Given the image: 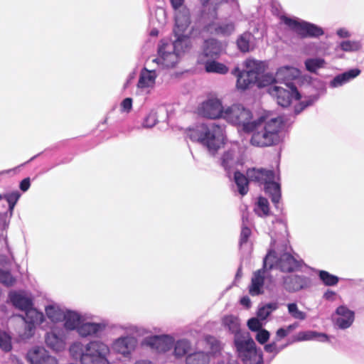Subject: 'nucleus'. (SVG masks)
<instances>
[{"mask_svg": "<svg viewBox=\"0 0 364 364\" xmlns=\"http://www.w3.org/2000/svg\"><path fill=\"white\" fill-rule=\"evenodd\" d=\"M251 235V230L249 228L246 226H243L241 230L240 239V245L242 247L243 245H248V238Z\"/></svg>", "mask_w": 364, "mask_h": 364, "instance_id": "obj_51", "label": "nucleus"}, {"mask_svg": "<svg viewBox=\"0 0 364 364\" xmlns=\"http://www.w3.org/2000/svg\"><path fill=\"white\" fill-rule=\"evenodd\" d=\"M30 187V180L29 178L23 179L20 183V188L23 191H26Z\"/></svg>", "mask_w": 364, "mask_h": 364, "instance_id": "obj_62", "label": "nucleus"}, {"mask_svg": "<svg viewBox=\"0 0 364 364\" xmlns=\"http://www.w3.org/2000/svg\"><path fill=\"white\" fill-rule=\"evenodd\" d=\"M225 107L216 97H210L202 102L197 108L198 115L209 119H224Z\"/></svg>", "mask_w": 364, "mask_h": 364, "instance_id": "obj_9", "label": "nucleus"}, {"mask_svg": "<svg viewBox=\"0 0 364 364\" xmlns=\"http://www.w3.org/2000/svg\"><path fill=\"white\" fill-rule=\"evenodd\" d=\"M226 44L215 39L206 40L203 46L202 51L198 58H216L225 50Z\"/></svg>", "mask_w": 364, "mask_h": 364, "instance_id": "obj_17", "label": "nucleus"}, {"mask_svg": "<svg viewBox=\"0 0 364 364\" xmlns=\"http://www.w3.org/2000/svg\"><path fill=\"white\" fill-rule=\"evenodd\" d=\"M9 299L16 308L25 312L33 306L32 299L26 292L11 291L9 294Z\"/></svg>", "mask_w": 364, "mask_h": 364, "instance_id": "obj_22", "label": "nucleus"}, {"mask_svg": "<svg viewBox=\"0 0 364 364\" xmlns=\"http://www.w3.org/2000/svg\"><path fill=\"white\" fill-rule=\"evenodd\" d=\"M234 343L238 356L242 360H250L257 356L255 343L248 333L237 334L234 339Z\"/></svg>", "mask_w": 364, "mask_h": 364, "instance_id": "obj_11", "label": "nucleus"}, {"mask_svg": "<svg viewBox=\"0 0 364 364\" xmlns=\"http://www.w3.org/2000/svg\"><path fill=\"white\" fill-rule=\"evenodd\" d=\"M249 328L254 331H258L262 329V323L258 318H252L247 322Z\"/></svg>", "mask_w": 364, "mask_h": 364, "instance_id": "obj_55", "label": "nucleus"}, {"mask_svg": "<svg viewBox=\"0 0 364 364\" xmlns=\"http://www.w3.org/2000/svg\"><path fill=\"white\" fill-rule=\"evenodd\" d=\"M360 73V70L358 69H352L338 75L330 82V86L333 88L342 86L359 75Z\"/></svg>", "mask_w": 364, "mask_h": 364, "instance_id": "obj_32", "label": "nucleus"}, {"mask_svg": "<svg viewBox=\"0 0 364 364\" xmlns=\"http://www.w3.org/2000/svg\"><path fill=\"white\" fill-rule=\"evenodd\" d=\"M142 344L158 352L166 353L172 349L174 344V338L166 334L146 336L142 341Z\"/></svg>", "mask_w": 364, "mask_h": 364, "instance_id": "obj_13", "label": "nucleus"}, {"mask_svg": "<svg viewBox=\"0 0 364 364\" xmlns=\"http://www.w3.org/2000/svg\"><path fill=\"white\" fill-rule=\"evenodd\" d=\"M276 75L272 74L266 73L260 74L257 79L256 84L259 87H263L272 85L274 82H277Z\"/></svg>", "mask_w": 364, "mask_h": 364, "instance_id": "obj_45", "label": "nucleus"}, {"mask_svg": "<svg viewBox=\"0 0 364 364\" xmlns=\"http://www.w3.org/2000/svg\"><path fill=\"white\" fill-rule=\"evenodd\" d=\"M269 95L276 99L279 105L288 107L293 100L301 99V94L291 84L285 82L284 87L274 85L269 88Z\"/></svg>", "mask_w": 364, "mask_h": 364, "instance_id": "obj_8", "label": "nucleus"}, {"mask_svg": "<svg viewBox=\"0 0 364 364\" xmlns=\"http://www.w3.org/2000/svg\"><path fill=\"white\" fill-rule=\"evenodd\" d=\"M252 35L250 33L242 34L237 40V46L242 52H248L251 49Z\"/></svg>", "mask_w": 364, "mask_h": 364, "instance_id": "obj_44", "label": "nucleus"}, {"mask_svg": "<svg viewBox=\"0 0 364 364\" xmlns=\"http://www.w3.org/2000/svg\"><path fill=\"white\" fill-rule=\"evenodd\" d=\"M224 120L245 132L252 133L250 143L259 147L279 143L284 127L282 118L265 113L255 119L250 108L238 103L225 107Z\"/></svg>", "mask_w": 364, "mask_h": 364, "instance_id": "obj_1", "label": "nucleus"}, {"mask_svg": "<svg viewBox=\"0 0 364 364\" xmlns=\"http://www.w3.org/2000/svg\"><path fill=\"white\" fill-rule=\"evenodd\" d=\"M362 45L359 41H343L337 46V49H341L345 52H356L360 50Z\"/></svg>", "mask_w": 364, "mask_h": 364, "instance_id": "obj_40", "label": "nucleus"}, {"mask_svg": "<svg viewBox=\"0 0 364 364\" xmlns=\"http://www.w3.org/2000/svg\"><path fill=\"white\" fill-rule=\"evenodd\" d=\"M284 287L290 291H299L307 285L305 278L297 275H291L284 279Z\"/></svg>", "mask_w": 364, "mask_h": 364, "instance_id": "obj_33", "label": "nucleus"}, {"mask_svg": "<svg viewBox=\"0 0 364 364\" xmlns=\"http://www.w3.org/2000/svg\"><path fill=\"white\" fill-rule=\"evenodd\" d=\"M269 336L268 331L262 328L257 331L256 339L259 343L264 344L269 340Z\"/></svg>", "mask_w": 364, "mask_h": 364, "instance_id": "obj_53", "label": "nucleus"}, {"mask_svg": "<svg viewBox=\"0 0 364 364\" xmlns=\"http://www.w3.org/2000/svg\"><path fill=\"white\" fill-rule=\"evenodd\" d=\"M173 354L176 358H180L191 352V344L186 339L174 341Z\"/></svg>", "mask_w": 364, "mask_h": 364, "instance_id": "obj_36", "label": "nucleus"}, {"mask_svg": "<svg viewBox=\"0 0 364 364\" xmlns=\"http://www.w3.org/2000/svg\"><path fill=\"white\" fill-rule=\"evenodd\" d=\"M209 360V354L199 350L191 352L186 358V364H208Z\"/></svg>", "mask_w": 364, "mask_h": 364, "instance_id": "obj_38", "label": "nucleus"}, {"mask_svg": "<svg viewBox=\"0 0 364 364\" xmlns=\"http://www.w3.org/2000/svg\"><path fill=\"white\" fill-rule=\"evenodd\" d=\"M267 352L277 353L281 350L278 348L275 343L267 344L264 346Z\"/></svg>", "mask_w": 364, "mask_h": 364, "instance_id": "obj_60", "label": "nucleus"}, {"mask_svg": "<svg viewBox=\"0 0 364 364\" xmlns=\"http://www.w3.org/2000/svg\"><path fill=\"white\" fill-rule=\"evenodd\" d=\"M301 266V261L294 256L284 253L278 258L274 251H269L264 259V269L278 267L283 272L296 270Z\"/></svg>", "mask_w": 364, "mask_h": 364, "instance_id": "obj_7", "label": "nucleus"}, {"mask_svg": "<svg viewBox=\"0 0 364 364\" xmlns=\"http://www.w3.org/2000/svg\"><path fill=\"white\" fill-rule=\"evenodd\" d=\"M170 1L175 11L181 9L182 7H185L183 6L184 0H170Z\"/></svg>", "mask_w": 364, "mask_h": 364, "instance_id": "obj_59", "label": "nucleus"}, {"mask_svg": "<svg viewBox=\"0 0 364 364\" xmlns=\"http://www.w3.org/2000/svg\"><path fill=\"white\" fill-rule=\"evenodd\" d=\"M173 33L176 40L183 42L184 47H191L190 36L191 34V14L189 9L182 7L175 11Z\"/></svg>", "mask_w": 364, "mask_h": 364, "instance_id": "obj_6", "label": "nucleus"}, {"mask_svg": "<svg viewBox=\"0 0 364 364\" xmlns=\"http://www.w3.org/2000/svg\"><path fill=\"white\" fill-rule=\"evenodd\" d=\"M122 109L124 112H129L132 107V100L131 98L124 99L121 104Z\"/></svg>", "mask_w": 364, "mask_h": 364, "instance_id": "obj_57", "label": "nucleus"}, {"mask_svg": "<svg viewBox=\"0 0 364 364\" xmlns=\"http://www.w3.org/2000/svg\"><path fill=\"white\" fill-rule=\"evenodd\" d=\"M289 333L284 328H281L277 331V337L279 339L286 337Z\"/></svg>", "mask_w": 364, "mask_h": 364, "instance_id": "obj_63", "label": "nucleus"}, {"mask_svg": "<svg viewBox=\"0 0 364 364\" xmlns=\"http://www.w3.org/2000/svg\"><path fill=\"white\" fill-rule=\"evenodd\" d=\"M226 136L224 129L215 123L207 124L199 144L214 156L225 144Z\"/></svg>", "mask_w": 364, "mask_h": 364, "instance_id": "obj_5", "label": "nucleus"}, {"mask_svg": "<svg viewBox=\"0 0 364 364\" xmlns=\"http://www.w3.org/2000/svg\"><path fill=\"white\" fill-rule=\"evenodd\" d=\"M197 63L208 73L225 75L229 71L226 65L215 60V58H197Z\"/></svg>", "mask_w": 364, "mask_h": 364, "instance_id": "obj_20", "label": "nucleus"}, {"mask_svg": "<svg viewBox=\"0 0 364 364\" xmlns=\"http://www.w3.org/2000/svg\"><path fill=\"white\" fill-rule=\"evenodd\" d=\"M208 31L213 34L228 36L235 31V25L232 22H212L207 26Z\"/></svg>", "mask_w": 364, "mask_h": 364, "instance_id": "obj_26", "label": "nucleus"}, {"mask_svg": "<svg viewBox=\"0 0 364 364\" xmlns=\"http://www.w3.org/2000/svg\"><path fill=\"white\" fill-rule=\"evenodd\" d=\"M0 348L6 352L11 349V336L6 332H0Z\"/></svg>", "mask_w": 364, "mask_h": 364, "instance_id": "obj_49", "label": "nucleus"}, {"mask_svg": "<svg viewBox=\"0 0 364 364\" xmlns=\"http://www.w3.org/2000/svg\"><path fill=\"white\" fill-rule=\"evenodd\" d=\"M158 74L154 70L143 68L139 76L137 88L141 92L149 93L155 87L156 79Z\"/></svg>", "mask_w": 364, "mask_h": 364, "instance_id": "obj_18", "label": "nucleus"}, {"mask_svg": "<svg viewBox=\"0 0 364 364\" xmlns=\"http://www.w3.org/2000/svg\"><path fill=\"white\" fill-rule=\"evenodd\" d=\"M237 146L225 151L220 159L221 166L227 171V173L230 176L231 171H233L235 166L237 164Z\"/></svg>", "mask_w": 364, "mask_h": 364, "instance_id": "obj_24", "label": "nucleus"}, {"mask_svg": "<svg viewBox=\"0 0 364 364\" xmlns=\"http://www.w3.org/2000/svg\"><path fill=\"white\" fill-rule=\"evenodd\" d=\"M282 21L291 29L301 36H319L323 35V30L314 24H311L296 18L282 16Z\"/></svg>", "mask_w": 364, "mask_h": 364, "instance_id": "obj_10", "label": "nucleus"}, {"mask_svg": "<svg viewBox=\"0 0 364 364\" xmlns=\"http://www.w3.org/2000/svg\"><path fill=\"white\" fill-rule=\"evenodd\" d=\"M27 323V331L23 336V338H28L31 336L33 330L36 325H39L44 321L43 313L37 311L33 306L26 312V316L23 318Z\"/></svg>", "mask_w": 364, "mask_h": 364, "instance_id": "obj_19", "label": "nucleus"}, {"mask_svg": "<svg viewBox=\"0 0 364 364\" xmlns=\"http://www.w3.org/2000/svg\"><path fill=\"white\" fill-rule=\"evenodd\" d=\"M316 100H317L316 97H311L307 100H301L300 102V105H299V108L297 106L296 107L295 112L297 114L299 113L300 112H301V110H303V109H304L306 107L313 104Z\"/></svg>", "mask_w": 364, "mask_h": 364, "instance_id": "obj_56", "label": "nucleus"}, {"mask_svg": "<svg viewBox=\"0 0 364 364\" xmlns=\"http://www.w3.org/2000/svg\"><path fill=\"white\" fill-rule=\"evenodd\" d=\"M218 364H239L237 360L232 356L227 355L224 359Z\"/></svg>", "mask_w": 364, "mask_h": 364, "instance_id": "obj_61", "label": "nucleus"}, {"mask_svg": "<svg viewBox=\"0 0 364 364\" xmlns=\"http://www.w3.org/2000/svg\"><path fill=\"white\" fill-rule=\"evenodd\" d=\"M31 364H58V359L51 355L43 347H34L26 355Z\"/></svg>", "mask_w": 364, "mask_h": 364, "instance_id": "obj_16", "label": "nucleus"}, {"mask_svg": "<svg viewBox=\"0 0 364 364\" xmlns=\"http://www.w3.org/2000/svg\"><path fill=\"white\" fill-rule=\"evenodd\" d=\"M207 342L210 346L211 353H216L221 349L220 342L215 338H208Z\"/></svg>", "mask_w": 364, "mask_h": 364, "instance_id": "obj_54", "label": "nucleus"}, {"mask_svg": "<svg viewBox=\"0 0 364 364\" xmlns=\"http://www.w3.org/2000/svg\"><path fill=\"white\" fill-rule=\"evenodd\" d=\"M264 277V269H259L254 272L251 285L250 286V293L251 295L256 296L262 292Z\"/></svg>", "mask_w": 364, "mask_h": 364, "instance_id": "obj_31", "label": "nucleus"}, {"mask_svg": "<svg viewBox=\"0 0 364 364\" xmlns=\"http://www.w3.org/2000/svg\"><path fill=\"white\" fill-rule=\"evenodd\" d=\"M273 308L271 304L264 306L259 309L257 317L261 320H264L272 311Z\"/></svg>", "mask_w": 364, "mask_h": 364, "instance_id": "obj_52", "label": "nucleus"}, {"mask_svg": "<svg viewBox=\"0 0 364 364\" xmlns=\"http://www.w3.org/2000/svg\"><path fill=\"white\" fill-rule=\"evenodd\" d=\"M335 296H336V294H335L334 291H327L324 294L323 297L326 299H328V300H333Z\"/></svg>", "mask_w": 364, "mask_h": 364, "instance_id": "obj_64", "label": "nucleus"}, {"mask_svg": "<svg viewBox=\"0 0 364 364\" xmlns=\"http://www.w3.org/2000/svg\"><path fill=\"white\" fill-rule=\"evenodd\" d=\"M306 70L311 73H316L318 69L325 66V60L321 58H309L305 63Z\"/></svg>", "mask_w": 364, "mask_h": 364, "instance_id": "obj_41", "label": "nucleus"}, {"mask_svg": "<svg viewBox=\"0 0 364 364\" xmlns=\"http://www.w3.org/2000/svg\"><path fill=\"white\" fill-rule=\"evenodd\" d=\"M157 123V112L151 110L144 119L142 126L145 128H151Z\"/></svg>", "mask_w": 364, "mask_h": 364, "instance_id": "obj_50", "label": "nucleus"}, {"mask_svg": "<svg viewBox=\"0 0 364 364\" xmlns=\"http://www.w3.org/2000/svg\"><path fill=\"white\" fill-rule=\"evenodd\" d=\"M234 179L239 193L242 196L245 195L248 191L247 185L248 181H250L249 178L247 179L242 173L238 171H235Z\"/></svg>", "mask_w": 364, "mask_h": 364, "instance_id": "obj_39", "label": "nucleus"}, {"mask_svg": "<svg viewBox=\"0 0 364 364\" xmlns=\"http://www.w3.org/2000/svg\"><path fill=\"white\" fill-rule=\"evenodd\" d=\"M137 340L135 337L127 334L115 339L112 344V348L114 352L124 357H128L135 350Z\"/></svg>", "mask_w": 364, "mask_h": 364, "instance_id": "obj_15", "label": "nucleus"}, {"mask_svg": "<svg viewBox=\"0 0 364 364\" xmlns=\"http://www.w3.org/2000/svg\"><path fill=\"white\" fill-rule=\"evenodd\" d=\"M337 36L341 38H348L351 36V33L346 28H341L336 31Z\"/></svg>", "mask_w": 364, "mask_h": 364, "instance_id": "obj_58", "label": "nucleus"}, {"mask_svg": "<svg viewBox=\"0 0 364 364\" xmlns=\"http://www.w3.org/2000/svg\"><path fill=\"white\" fill-rule=\"evenodd\" d=\"M69 352L70 356L85 364H109L107 356L109 346L99 341H94L84 345L80 341L73 343Z\"/></svg>", "mask_w": 364, "mask_h": 364, "instance_id": "obj_2", "label": "nucleus"}, {"mask_svg": "<svg viewBox=\"0 0 364 364\" xmlns=\"http://www.w3.org/2000/svg\"><path fill=\"white\" fill-rule=\"evenodd\" d=\"M67 309L55 304L47 306L45 311L47 317L51 322L59 323L63 321Z\"/></svg>", "mask_w": 364, "mask_h": 364, "instance_id": "obj_28", "label": "nucleus"}, {"mask_svg": "<svg viewBox=\"0 0 364 364\" xmlns=\"http://www.w3.org/2000/svg\"><path fill=\"white\" fill-rule=\"evenodd\" d=\"M288 312L295 319L304 320L306 317V313L300 311L295 303L287 304Z\"/></svg>", "mask_w": 364, "mask_h": 364, "instance_id": "obj_46", "label": "nucleus"}, {"mask_svg": "<svg viewBox=\"0 0 364 364\" xmlns=\"http://www.w3.org/2000/svg\"><path fill=\"white\" fill-rule=\"evenodd\" d=\"M207 123H196L186 129L187 137L193 142L199 143Z\"/></svg>", "mask_w": 364, "mask_h": 364, "instance_id": "obj_37", "label": "nucleus"}, {"mask_svg": "<svg viewBox=\"0 0 364 364\" xmlns=\"http://www.w3.org/2000/svg\"><path fill=\"white\" fill-rule=\"evenodd\" d=\"M85 314L77 311L67 309L63 319V330L77 331L80 323L83 321Z\"/></svg>", "mask_w": 364, "mask_h": 364, "instance_id": "obj_23", "label": "nucleus"}, {"mask_svg": "<svg viewBox=\"0 0 364 364\" xmlns=\"http://www.w3.org/2000/svg\"><path fill=\"white\" fill-rule=\"evenodd\" d=\"M255 211L259 216L268 215L269 214L268 200L263 197H259L255 208Z\"/></svg>", "mask_w": 364, "mask_h": 364, "instance_id": "obj_43", "label": "nucleus"}, {"mask_svg": "<svg viewBox=\"0 0 364 364\" xmlns=\"http://www.w3.org/2000/svg\"><path fill=\"white\" fill-rule=\"evenodd\" d=\"M190 48L184 47L183 42L176 39L174 42L161 41L159 44L157 56L151 61L160 68H172Z\"/></svg>", "mask_w": 364, "mask_h": 364, "instance_id": "obj_3", "label": "nucleus"}, {"mask_svg": "<svg viewBox=\"0 0 364 364\" xmlns=\"http://www.w3.org/2000/svg\"><path fill=\"white\" fill-rule=\"evenodd\" d=\"M300 75V70L291 66H282L276 72V77L278 82H285L286 81L296 79Z\"/></svg>", "mask_w": 364, "mask_h": 364, "instance_id": "obj_29", "label": "nucleus"}, {"mask_svg": "<svg viewBox=\"0 0 364 364\" xmlns=\"http://www.w3.org/2000/svg\"><path fill=\"white\" fill-rule=\"evenodd\" d=\"M222 326L225 330L235 335H241L243 332L240 331V321L239 318L233 315H225L221 319Z\"/></svg>", "mask_w": 364, "mask_h": 364, "instance_id": "obj_27", "label": "nucleus"}, {"mask_svg": "<svg viewBox=\"0 0 364 364\" xmlns=\"http://www.w3.org/2000/svg\"><path fill=\"white\" fill-rule=\"evenodd\" d=\"M319 277L326 286H334L338 282V277L326 271H320Z\"/></svg>", "mask_w": 364, "mask_h": 364, "instance_id": "obj_47", "label": "nucleus"}, {"mask_svg": "<svg viewBox=\"0 0 364 364\" xmlns=\"http://www.w3.org/2000/svg\"><path fill=\"white\" fill-rule=\"evenodd\" d=\"M21 194L17 191L6 193L3 196V198H5L9 203V209L11 214H12L14 206L16 204L17 201L18 200Z\"/></svg>", "mask_w": 364, "mask_h": 364, "instance_id": "obj_48", "label": "nucleus"}, {"mask_svg": "<svg viewBox=\"0 0 364 364\" xmlns=\"http://www.w3.org/2000/svg\"><path fill=\"white\" fill-rule=\"evenodd\" d=\"M126 333L129 336H144L149 333V331L143 326L136 325H127L123 327Z\"/></svg>", "mask_w": 364, "mask_h": 364, "instance_id": "obj_42", "label": "nucleus"}, {"mask_svg": "<svg viewBox=\"0 0 364 364\" xmlns=\"http://www.w3.org/2000/svg\"><path fill=\"white\" fill-rule=\"evenodd\" d=\"M233 74L237 77L236 86L239 90H245L248 89L252 84H256L257 80L255 78L245 71L240 70L239 68H235Z\"/></svg>", "mask_w": 364, "mask_h": 364, "instance_id": "obj_30", "label": "nucleus"}, {"mask_svg": "<svg viewBox=\"0 0 364 364\" xmlns=\"http://www.w3.org/2000/svg\"><path fill=\"white\" fill-rule=\"evenodd\" d=\"M11 264V257H0V283L6 287H11L16 282V278L10 272Z\"/></svg>", "mask_w": 364, "mask_h": 364, "instance_id": "obj_21", "label": "nucleus"}, {"mask_svg": "<svg viewBox=\"0 0 364 364\" xmlns=\"http://www.w3.org/2000/svg\"><path fill=\"white\" fill-rule=\"evenodd\" d=\"M296 341H317L319 342H326L328 341V337L326 334L323 333L315 331H306L299 332L296 336Z\"/></svg>", "mask_w": 364, "mask_h": 364, "instance_id": "obj_34", "label": "nucleus"}, {"mask_svg": "<svg viewBox=\"0 0 364 364\" xmlns=\"http://www.w3.org/2000/svg\"><path fill=\"white\" fill-rule=\"evenodd\" d=\"M247 178L251 181H255L264 185V190L272 197V201L275 205L278 204L281 197L280 186L276 182V174L269 170L249 169L247 172Z\"/></svg>", "mask_w": 364, "mask_h": 364, "instance_id": "obj_4", "label": "nucleus"}, {"mask_svg": "<svg viewBox=\"0 0 364 364\" xmlns=\"http://www.w3.org/2000/svg\"><path fill=\"white\" fill-rule=\"evenodd\" d=\"M336 314L338 317L336 322L340 328L345 329L350 327L354 321V313L344 306L337 309Z\"/></svg>", "mask_w": 364, "mask_h": 364, "instance_id": "obj_25", "label": "nucleus"}, {"mask_svg": "<svg viewBox=\"0 0 364 364\" xmlns=\"http://www.w3.org/2000/svg\"><path fill=\"white\" fill-rule=\"evenodd\" d=\"M244 65L246 68L244 71L246 73H248L250 75L252 76V77L255 78L256 80L258 78V76L264 72V70L263 63L253 59H247L244 63Z\"/></svg>", "mask_w": 364, "mask_h": 364, "instance_id": "obj_35", "label": "nucleus"}, {"mask_svg": "<svg viewBox=\"0 0 364 364\" xmlns=\"http://www.w3.org/2000/svg\"><path fill=\"white\" fill-rule=\"evenodd\" d=\"M93 316L88 314H85L83 321H82L77 330V334L82 338L97 336L100 333L104 331L107 326L105 322H92Z\"/></svg>", "mask_w": 364, "mask_h": 364, "instance_id": "obj_12", "label": "nucleus"}, {"mask_svg": "<svg viewBox=\"0 0 364 364\" xmlns=\"http://www.w3.org/2000/svg\"><path fill=\"white\" fill-rule=\"evenodd\" d=\"M48 347L55 352H61L66 348L67 334L63 328H54L45 337Z\"/></svg>", "mask_w": 364, "mask_h": 364, "instance_id": "obj_14", "label": "nucleus"}]
</instances>
